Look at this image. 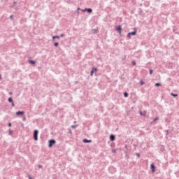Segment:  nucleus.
<instances>
[{"mask_svg": "<svg viewBox=\"0 0 179 179\" xmlns=\"http://www.w3.org/2000/svg\"><path fill=\"white\" fill-rule=\"evenodd\" d=\"M38 131L34 130V141H38Z\"/></svg>", "mask_w": 179, "mask_h": 179, "instance_id": "nucleus-1", "label": "nucleus"}, {"mask_svg": "<svg viewBox=\"0 0 179 179\" xmlns=\"http://www.w3.org/2000/svg\"><path fill=\"white\" fill-rule=\"evenodd\" d=\"M55 140H50L49 141V148H52V146H54V145H55Z\"/></svg>", "mask_w": 179, "mask_h": 179, "instance_id": "nucleus-2", "label": "nucleus"}, {"mask_svg": "<svg viewBox=\"0 0 179 179\" xmlns=\"http://www.w3.org/2000/svg\"><path fill=\"white\" fill-rule=\"evenodd\" d=\"M135 34H136V29H134V31H133V32H129V33L128 34V37H129V38H131V36H135Z\"/></svg>", "mask_w": 179, "mask_h": 179, "instance_id": "nucleus-3", "label": "nucleus"}, {"mask_svg": "<svg viewBox=\"0 0 179 179\" xmlns=\"http://www.w3.org/2000/svg\"><path fill=\"white\" fill-rule=\"evenodd\" d=\"M151 169H152V173H155L156 171V167L155 166V164H151Z\"/></svg>", "mask_w": 179, "mask_h": 179, "instance_id": "nucleus-4", "label": "nucleus"}, {"mask_svg": "<svg viewBox=\"0 0 179 179\" xmlns=\"http://www.w3.org/2000/svg\"><path fill=\"white\" fill-rule=\"evenodd\" d=\"M83 142L84 143H92V140L83 139Z\"/></svg>", "mask_w": 179, "mask_h": 179, "instance_id": "nucleus-5", "label": "nucleus"}, {"mask_svg": "<svg viewBox=\"0 0 179 179\" xmlns=\"http://www.w3.org/2000/svg\"><path fill=\"white\" fill-rule=\"evenodd\" d=\"M110 139L112 141H115V135H110Z\"/></svg>", "mask_w": 179, "mask_h": 179, "instance_id": "nucleus-6", "label": "nucleus"}, {"mask_svg": "<svg viewBox=\"0 0 179 179\" xmlns=\"http://www.w3.org/2000/svg\"><path fill=\"white\" fill-rule=\"evenodd\" d=\"M86 10L89 13H92V8H86L84 12H86Z\"/></svg>", "mask_w": 179, "mask_h": 179, "instance_id": "nucleus-7", "label": "nucleus"}, {"mask_svg": "<svg viewBox=\"0 0 179 179\" xmlns=\"http://www.w3.org/2000/svg\"><path fill=\"white\" fill-rule=\"evenodd\" d=\"M22 114H24V112H23V111H17V112H16V115H20Z\"/></svg>", "mask_w": 179, "mask_h": 179, "instance_id": "nucleus-8", "label": "nucleus"}, {"mask_svg": "<svg viewBox=\"0 0 179 179\" xmlns=\"http://www.w3.org/2000/svg\"><path fill=\"white\" fill-rule=\"evenodd\" d=\"M116 30H117V31H120V33H121V30H122L121 26L117 27L116 28Z\"/></svg>", "mask_w": 179, "mask_h": 179, "instance_id": "nucleus-9", "label": "nucleus"}, {"mask_svg": "<svg viewBox=\"0 0 179 179\" xmlns=\"http://www.w3.org/2000/svg\"><path fill=\"white\" fill-rule=\"evenodd\" d=\"M29 64H31V65H34V64H36V62L33 60H30Z\"/></svg>", "mask_w": 179, "mask_h": 179, "instance_id": "nucleus-10", "label": "nucleus"}, {"mask_svg": "<svg viewBox=\"0 0 179 179\" xmlns=\"http://www.w3.org/2000/svg\"><path fill=\"white\" fill-rule=\"evenodd\" d=\"M8 101L9 103H13V99H12V97L8 98Z\"/></svg>", "mask_w": 179, "mask_h": 179, "instance_id": "nucleus-11", "label": "nucleus"}, {"mask_svg": "<svg viewBox=\"0 0 179 179\" xmlns=\"http://www.w3.org/2000/svg\"><path fill=\"white\" fill-rule=\"evenodd\" d=\"M171 96H173V97H177V96H178V94L171 93Z\"/></svg>", "mask_w": 179, "mask_h": 179, "instance_id": "nucleus-12", "label": "nucleus"}, {"mask_svg": "<svg viewBox=\"0 0 179 179\" xmlns=\"http://www.w3.org/2000/svg\"><path fill=\"white\" fill-rule=\"evenodd\" d=\"M92 71H94V72H97V69L93 67V68H92Z\"/></svg>", "mask_w": 179, "mask_h": 179, "instance_id": "nucleus-13", "label": "nucleus"}, {"mask_svg": "<svg viewBox=\"0 0 179 179\" xmlns=\"http://www.w3.org/2000/svg\"><path fill=\"white\" fill-rule=\"evenodd\" d=\"M12 134H13V131L11 129H9V134L12 135Z\"/></svg>", "mask_w": 179, "mask_h": 179, "instance_id": "nucleus-14", "label": "nucleus"}, {"mask_svg": "<svg viewBox=\"0 0 179 179\" xmlns=\"http://www.w3.org/2000/svg\"><path fill=\"white\" fill-rule=\"evenodd\" d=\"M52 38H53V39H54V38H58V39H59V36H53Z\"/></svg>", "mask_w": 179, "mask_h": 179, "instance_id": "nucleus-15", "label": "nucleus"}, {"mask_svg": "<svg viewBox=\"0 0 179 179\" xmlns=\"http://www.w3.org/2000/svg\"><path fill=\"white\" fill-rule=\"evenodd\" d=\"M124 97H128V93H127V92H125V93L124 94Z\"/></svg>", "mask_w": 179, "mask_h": 179, "instance_id": "nucleus-16", "label": "nucleus"}, {"mask_svg": "<svg viewBox=\"0 0 179 179\" xmlns=\"http://www.w3.org/2000/svg\"><path fill=\"white\" fill-rule=\"evenodd\" d=\"M141 115H146V113H143L141 111L140 112Z\"/></svg>", "mask_w": 179, "mask_h": 179, "instance_id": "nucleus-17", "label": "nucleus"}, {"mask_svg": "<svg viewBox=\"0 0 179 179\" xmlns=\"http://www.w3.org/2000/svg\"><path fill=\"white\" fill-rule=\"evenodd\" d=\"M94 73V71H93V70H92V71H91V76H93V74Z\"/></svg>", "mask_w": 179, "mask_h": 179, "instance_id": "nucleus-18", "label": "nucleus"}, {"mask_svg": "<svg viewBox=\"0 0 179 179\" xmlns=\"http://www.w3.org/2000/svg\"><path fill=\"white\" fill-rule=\"evenodd\" d=\"M155 86H161V84L160 83H155Z\"/></svg>", "mask_w": 179, "mask_h": 179, "instance_id": "nucleus-19", "label": "nucleus"}, {"mask_svg": "<svg viewBox=\"0 0 179 179\" xmlns=\"http://www.w3.org/2000/svg\"><path fill=\"white\" fill-rule=\"evenodd\" d=\"M153 73V70H150V75H152Z\"/></svg>", "mask_w": 179, "mask_h": 179, "instance_id": "nucleus-20", "label": "nucleus"}, {"mask_svg": "<svg viewBox=\"0 0 179 179\" xmlns=\"http://www.w3.org/2000/svg\"><path fill=\"white\" fill-rule=\"evenodd\" d=\"M55 47H58V43H55Z\"/></svg>", "mask_w": 179, "mask_h": 179, "instance_id": "nucleus-21", "label": "nucleus"}, {"mask_svg": "<svg viewBox=\"0 0 179 179\" xmlns=\"http://www.w3.org/2000/svg\"><path fill=\"white\" fill-rule=\"evenodd\" d=\"M141 85H145V83H143V81H141Z\"/></svg>", "mask_w": 179, "mask_h": 179, "instance_id": "nucleus-22", "label": "nucleus"}, {"mask_svg": "<svg viewBox=\"0 0 179 179\" xmlns=\"http://www.w3.org/2000/svg\"><path fill=\"white\" fill-rule=\"evenodd\" d=\"M157 120H159V117L155 118V119H154V122H155V121H157Z\"/></svg>", "mask_w": 179, "mask_h": 179, "instance_id": "nucleus-23", "label": "nucleus"}, {"mask_svg": "<svg viewBox=\"0 0 179 179\" xmlns=\"http://www.w3.org/2000/svg\"><path fill=\"white\" fill-rule=\"evenodd\" d=\"M71 128L75 129V128H76V125H73V126H71Z\"/></svg>", "mask_w": 179, "mask_h": 179, "instance_id": "nucleus-24", "label": "nucleus"}, {"mask_svg": "<svg viewBox=\"0 0 179 179\" xmlns=\"http://www.w3.org/2000/svg\"><path fill=\"white\" fill-rule=\"evenodd\" d=\"M12 103L13 107H15V103H13H13Z\"/></svg>", "mask_w": 179, "mask_h": 179, "instance_id": "nucleus-25", "label": "nucleus"}, {"mask_svg": "<svg viewBox=\"0 0 179 179\" xmlns=\"http://www.w3.org/2000/svg\"><path fill=\"white\" fill-rule=\"evenodd\" d=\"M39 169H41L42 167H43V166H41V165H38V166Z\"/></svg>", "mask_w": 179, "mask_h": 179, "instance_id": "nucleus-26", "label": "nucleus"}, {"mask_svg": "<svg viewBox=\"0 0 179 179\" xmlns=\"http://www.w3.org/2000/svg\"><path fill=\"white\" fill-rule=\"evenodd\" d=\"M8 127H12V123H9Z\"/></svg>", "mask_w": 179, "mask_h": 179, "instance_id": "nucleus-27", "label": "nucleus"}, {"mask_svg": "<svg viewBox=\"0 0 179 179\" xmlns=\"http://www.w3.org/2000/svg\"><path fill=\"white\" fill-rule=\"evenodd\" d=\"M23 121H26V118L25 117L23 119Z\"/></svg>", "mask_w": 179, "mask_h": 179, "instance_id": "nucleus-28", "label": "nucleus"}, {"mask_svg": "<svg viewBox=\"0 0 179 179\" xmlns=\"http://www.w3.org/2000/svg\"><path fill=\"white\" fill-rule=\"evenodd\" d=\"M61 37H64V34H62V35H61Z\"/></svg>", "mask_w": 179, "mask_h": 179, "instance_id": "nucleus-29", "label": "nucleus"}, {"mask_svg": "<svg viewBox=\"0 0 179 179\" xmlns=\"http://www.w3.org/2000/svg\"><path fill=\"white\" fill-rule=\"evenodd\" d=\"M134 65H136V63L134 62Z\"/></svg>", "mask_w": 179, "mask_h": 179, "instance_id": "nucleus-30", "label": "nucleus"}, {"mask_svg": "<svg viewBox=\"0 0 179 179\" xmlns=\"http://www.w3.org/2000/svg\"><path fill=\"white\" fill-rule=\"evenodd\" d=\"M10 94H12V92H10Z\"/></svg>", "mask_w": 179, "mask_h": 179, "instance_id": "nucleus-31", "label": "nucleus"}, {"mask_svg": "<svg viewBox=\"0 0 179 179\" xmlns=\"http://www.w3.org/2000/svg\"><path fill=\"white\" fill-rule=\"evenodd\" d=\"M137 156L139 157V155H137Z\"/></svg>", "mask_w": 179, "mask_h": 179, "instance_id": "nucleus-32", "label": "nucleus"}, {"mask_svg": "<svg viewBox=\"0 0 179 179\" xmlns=\"http://www.w3.org/2000/svg\"><path fill=\"white\" fill-rule=\"evenodd\" d=\"M0 80H1V76H0Z\"/></svg>", "mask_w": 179, "mask_h": 179, "instance_id": "nucleus-33", "label": "nucleus"}]
</instances>
